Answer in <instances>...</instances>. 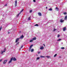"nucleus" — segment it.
<instances>
[{"instance_id": "nucleus-1", "label": "nucleus", "mask_w": 67, "mask_h": 67, "mask_svg": "<svg viewBox=\"0 0 67 67\" xmlns=\"http://www.w3.org/2000/svg\"><path fill=\"white\" fill-rule=\"evenodd\" d=\"M7 61H8V60H4L3 62V64H6V63H7Z\"/></svg>"}, {"instance_id": "nucleus-2", "label": "nucleus", "mask_w": 67, "mask_h": 67, "mask_svg": "<svg viewBox=\"0 0 67 67\" xmlns=\"http://www.w3.org/2000/svg\"><path fill=\"white\" fill-rule=\"evenodd\" d=\"M13 59V58H12L10 59V60L8 62V63H11V62H12V60Z\"/></svg>"}, {"instance_id": "nucleus-3", "label": "nucleus", "mask_w": 67, "mask_h": 67, "mask_svg": "<svg viewBox=\"0 0 67 67\" xmlns=\"http://www.w3.org/2000/svg\"><path fill=\"white\" fill-rule=\"evenodd\" d=\"M60 22L61 23H63V22H64V20H63V19H61L60 20Z\"/></svg>"}, {"instance_id": "nucleus-4", "label": "nucleus", "mask_w": 67, "mask_h": 67, "mask_svg": "<svg viewBox=\"0 0 67 67\" xmlns=\"http://www.w3.org/2000/svg\"><path fill=\"white\" fill-rule=\"evenodd\" d=\"M19 40V38H17L16 40V42H18Z\"/></svg>"}, {"instance_id": "nucleus-5", "label": "nucleus", "mask_w": 67, "mask_h": 67, "mask_svg": "<svg viewBox=\"0 0 67 67\" xmlns=\"http://www.w3.org/2000/svg\"><path fill=\"white\" fill-rule=\"evenodd\" d=\"M38 14L39 16H42V14H41V13H38Z\"/></svg>"}, {"instance_id": "nucleus-6", "label": "nucleus", "mask_w": 67, "mask_h": 67, "mask_svg": "<svg viewBox=\"0 0 67 67\" xmlns=\"http://www.w3.org/2000/svg\"><path fill=\"white\" fill-rule=\"evenodd\" d=\"M44 49V47L43 46L40 48V49Z\"/></svg>"}, {"instance_id": "nucleus-7", "label": "nucleus", "mask_w": 67, "mask_h": 67, "mask_svg": "<svg viewBox=\"0 0 67 67\" xmlns=\"http://www.w3.org/2000/svg\"><path fill=\"white\" fill-rule=\"evenodd\" d=\"M36 37H34L33 39H32V40L34 41V40H36Z\"/></svg>"}, {"instance_id": "nucleus-8", "label": "nucleus", "mask_w": 67, "mask_h": 67, "mask_svg": "<svg viewBox=\"0 0 67 67\" xmlns=\"http://www.w3.org/2000/svg\"><path fill=\"white\" fill-rule=\"evenodd\" d=\"M67 19V16H65V17L64 18V20H66Z\"/></svg>"}, {"instance_id": "nucleus-9", "label": "nucleus", "mask_w": 67, "mask_h": 67, "mask_svg": "<svg viewBox=\"0 0 67 67\" xmlns=\"http://www.w3.org/2000/svg\"><path fill=\"white\" fill-rule=\"evenodd\" d=\"M24 37L23 35H22L21 37L19 38H22Z\"/></svg>"}, {"instance_id": "nucleus-10", "label": "nucleus", "mask_w": 67, "mask_h": 67, "mask_svg": "<svg viewBox=\"0 0 67 67\" xmlns=\"http://www.w3.org/2000/svg\"><path fill=\"white\" fill-rule=\"evenodd\" d=\"M33 46V44L31 45V46H30V49H31V48H32V46Z\"/></svg>"}, {"instance_id": "nucleus-11", "label": "nucleus", "mask_w": 67, "mask_h": 67, "mask_svg": "<svg viewBox=\"0 0 67 67\" xmlns=\"http://www.w3.org/2000/svg\"><path fill=\"white\" fill-rule=\"evenodd\" d=\"M13 60L14 61H15L16 60V59L15 58H14L13 59Z\"/></svg>"}, {"instance_id": "nucleus-12", "label": "nucleus", "mask_w": 67, "mask_h": 67, "mask_svg": "<svg viewBox=\"0 0 67 67\" xmlns=\"http://www.w3.org/2000/svg\"><path fill=\"white\" fill-rule=\"evenodd\" d=\"M65 30H66V27H65L63 29V31H65Z\"/></svg>"}, {"instance_id": "nucleus-13", "label": "nucleus", "mask_w": 67, "mask_h": 67, "mask_svg": "<svg viewBox=\"0 0 67 67\" xmlns=\"http://www.w3.org/2000/svg\"><path fill=\"white\" fill-rule=\"evenodd\" d=\"M40 57L41 58H44V57H44V56H40Z\"/></svg>"}, {"instance_id": "nucleus-14", "label": "nucleus", "mask_w": 67, "mask_h": 67, "mask_svg": "<svg viewBox=\"0 0 67 67\" xmlns=\"http://www.w3.org/2000/svg\"><path fill=\"white\" fill-rule=\"evenodd\" d=\"M24 10V9H23L22 10H21V11H20V12L19 13L20 14L21 13V12H22Z\"/></svg>"}, {"instance_id": "nucleus-15", "label": "nucleus", "mask_w": 67, "mask_h": 67, "mask_svg": "<svg viewBox=\"0 0 67 67\" xmlns=\"http://www.w3.org/2000/svg\"><path fill=\"white\" fill-rule=\"evenodd\" d=\"M48 10L49 11H52V9L50 8V9H48Z\"/></svg>"}, {"instance_id": "nucleus-16", "label": "nucleus", "mask_w": 67, "mask_h": 67, "mask_svg": "<svg viewBox=\"0 0 67 67\" xmlns=\"http://www.w3.org/2000/svg\"><path fill=\"white\" fill-rule=\"evenodd\" d=\"M55 9L56 10H57V11H58V8L57 7H56L55 8Z\"/></svg>"}, {"instance_id": "nucleus-17", "label": "nucleus", "mask_w": 67, "mask_h": 67, "mask_svg": "<svg viewBox=\"0 0 67 67\" xmlns=\"http://www.w3.org/2000/svg\"><path fill=\"white\" fill-rule=\"evenodd\" d=\"M33 39L32 40H30L29 42H33Z\"/></svg>"}, {"instance_id": "nucleus-18", "label": "nucleus", "mask_w": 67, "mask_h": 67, "mask_svg": "<svg viewBox=\"0 0 67 67\" xmlns=\"http://www.w3.org/2000/svg\"><path fill=\"white\" fill-rule=\"evenodd\" d=\"M33 51H34V49H32L31 50V52H33Z\"/></svg>"}, {"instance_id": "nucleus-19", "label": "nucleus", "mask_w": 67, "mask_h": 67, "mask_svg": "<svg viewBox=\"0 0 67 67\" xmlns=\"http://www.w3.org/2000/svg\"><path fill=\"white\" fill-rule=\"evenodd\" d=\"M57 56V54H55V55L54 56V57H56V56Z\"/></svg>"}, {"instance_id": "nucleus-20", "label": "nucleus", "mask_w": 67, "mask_h": 67, "mask_svg": "<svg viewBox=\"0 0 67 67\" xmlns=\"http://www.w3.org/2000/svg\"><path fill=\"white\" fill-rule=\"evenodd\" d=\"M62 39H59V40H57V41H60Z\"/></svg>"}, {"instance_id": "nucleus-21", "label": "nucleus", "mask_w": 67, "mask_h": 67, "mask_svg": "<svg viewBox=\"0 0 67 67\" xmlns=\"http://www.w3.org/2000/svg\"><path fill=\"white\" fill-rule=\"evenodd\" d=\"M40 58L38 57L36 58V59H37V60H38V59H40Z\"/></svg>"}, {"instance_id": "nucleus-22", "label": "nucleus", "mask_w": 67, "mask_h": 67, "mask_svg": "<svg viewBox=\"0 0 67 67\" xmlns=\"http://www.w3.org/2000/svg\"><path fill=\"white\" fill-rule=\"evenodd\" d=\"M32 11V10H31L29 11V12L30 13H31Z\"/></svg>"}, {"instance_id": "nucleus-23", "label": "nucleus", "mask_w": 67, "mask_h": 67, "mask_svg": "<svg viewBox=\"0 0 67 67\" xmlns=\"http://www.w3.org/2000/svg\"><path fill=\"white\" fill-rule=\"evenodd\" d=\"M35 26H38V25L37 24H36V25H35Z\"/></svg>"}, {"instance_id": "nucleus-24", "label": "nucleus", "mask_w": 67, "mask_h": 67, "mask_svg": "<svg viewBox=\"0 0 67 67\" xmlns=\"http://www.w3.org/2000/svg\"><path fill=\"white\" fill-rule=\"evenodd\" d=\"M61 49H65V48L63 47H62L61 48Z\"/></svg>"}, {"instance_id": "nucleus-25", "label": "nucleus", "mask_w": 67, "mask_h": 67, "mask_svg": "<svg viewBox=\"0 0 67 67\" xmlns=\"http://www.w3.org/2000/svg\"><path fill=\"white\" fill-rule=\"evenodd\" d=\"M15 4H17V1L16 0L15 2Z\"/></svg>"}, {"instance_id": "nucleus-26", "label": "nucleus", "mask_w": 67, "mask_h": 67, "mask_svg": "<svg viewBox=\"0 0 67 67\" xmlns=\"http://www.w3.org/2000/svg\"><path fill=\"white\" fill-rule=\"evenodd\" d=\"M20 13H19L18 15H17L16 16L17 17H18V16H19V14H20Z\"/></svg>"}, {"instance_id": "nucleus-27", "label": "nucleus", "mask_w": 67, "mask_h": 67, "mask_svg": "<svg viewBox=\"0 0 67 67\" xmlns=\"http://www.w3.org/2000/svg\"><path fill=\"white\" fill-rule=\"evenodd\" d=\"M31 18H30V17H29L28 18V20H31Z\"/></svg>"}, {"instance_id": "nucleus-28", "label": "nucleus", "mask_w": 67, "mask_h": 67, "mask_svg": "<svg viewBox=\"0 0 67 67\" xmlns=\"http://www.w3.org/2000/svg\"><path fill=\"white\" fill-rule=\"evenodd\" d=\"M57 30V29H54L53 31H55Z\"/></svg>"}, {"instance_id": "nucleus-29", "label": "nucleus", "mask_w": 67, "mask_h": 67, "mask_svg": "<svg viewBox=\"0 0 67 67\" xmlns=\"http://www.w3.org/2000/svg\"><path fill=\"white\" fill-rule=\"evenodd\" d=\"M1 29H2V27H0V31H1Z\"/></svg>"}, {"instance_id": "nucleus-30", "label": "nucleus", "mask_w": 67, "mask_h": 67, "mask_svg": "<svg viewBox=\"0 0 67 67\" xmlns=\"http://www.w3.org/2000/svg\"><path fill=\"white\" fill-rule=\"evenodd\" d=\"M33 1L34 2H36V0H33Z\"/></svg>"}, {"instance_id": "nucleus-31", "label": "nucleus", "mask_w": 67, "mask_h": 67, "mask_svg": "<svg viewBox=\"0 0 67 67\" xmlns=\"http://www.w3.org/2000/svg\"><path fill=\"white\" fill-rule=\"evenodd\" d=\"M46 57H47V58H49V56H47Z\"/></svg>"}, {"instance_id": "nucleus-32", "label": "nucleus", "mask_w": 67, "mask_h": 67, "mask_svg": "<svg viewBox=\"0 0 67 67\" xmlns=\"http://www.w3.org/2000/svg\"><path fill=\"white\" fill-rule=\"evenodd\" d=\"M1 53L2 54H3V51H2Z\"/></svg>"}, {"instance_id": "nucleus-33", "label": "nucleus", "mask_w": 67, "mask_h": 67, "mask_svg": "<svg viewBox=\"0 0 67 67\" xmlns=\"http://www.w3.org/2000/svg\"><path fill=\"white\" fill-rule=\"evenodd\" d=\"M59 36H60V35H58V37Z\"/></svg>"}, {"instance_id": "nucleus-34", "label": "nucleus", "mask_w": 67, "mask_h": 67, "mask_svg": "<svg viewBox=\"0 0 67 67\" xmlns=\"http://www.w3.org/2000/svg\"><path fill=\"white\" fill-rule=\"evenodd\" d=\"M2 59H1L0 60V62H1V61H2Z\"/></svg>"}, {"instance_id": "nucleus-35", "label": "nucleus", "mask_w": 67, "mask_h": 67, "mask_svg": "<svg viewBox=\"0 0 67 67\" xmlns=\"http://www.w3.org/2000/svg\"><path fill=\"white\" fill-rule=\"evenodd\" d=\"M64 13V14H67V13Z\"/></svg>"}, {"instance_id": "nucleus-36", "label": "nucleus", "mask_w": 67, "mask_h": 67, "mask_svg": "<svg viewBox=\"0 0 67 67\" xmlns=\"http://www.w3.org/2000/svg\"><path fill=\"white\" fill-rule=\"evenodd\" d=\"M23 46H21V48H22V47H23Z\"/></svg>"}, {"instance_id": "nucleus-37", "label": "nucleus", "mask_w": 67, "mask_h": 67, "mask_svg": "<svg viewBox=\"0 0 67 67\" xmlns=\"http://www.w3.org/2000/svg\"><path fill=\"white\" fill-rule=\"evenodd\" d=\"M40 52H38V54H40Z\"/></svg>"}, {"instance_id": "nucleus-38", "label": "nucleus", "mask_w": 67, "mask_h": 67, "mask_svg": "<svg viewBox=\"0 0 67 67\" xmlns=\"http://www.w3.org/2000/svg\"><path fill=\"white\" fill-rule=\"evenodd\" d=\"M10 32H8V34H10Z\"/></svg>"}, {"instance_id": "nucleus-39", "label": "nucleus", "mask_w": 67, "mask_h": 67, "mask_svg": "<svg viewBox=\"0 0 67 67\" xmlns=\"http://www.w3.org/2000/svg\"><path fill=\"white\" fill-rule=\"evenodd\" d=\"M5 6H7V4H5Z\"/></svg>"}, {"instance_id": "nucleus-40", "label": "nucleus", "mask_w": 67, "mask_h": 67, "mask_svg": "<svg viewBox=\"0 0 67 67\" xmlns=\"http://www.w3.org/2000/svg\"><path fill=\"white\" fill-rule=\"evenodd\" d=\"M3 52H5V50H4L3 51Z\"/></svg>"}, {"instance_id": "nucleus-41", "label": "nucleus", "mask_w": 67, "mask_h": 67, "mask_svg": "<svg viewBox=\"0 0 67 67\" xmlns=\"http://www.w3.org/2000/svg\"><path fill=\"white\" fill-rule=\"evenodd\" d=\"M16 4H15V6L16 7Z\"/></svg>"}, {"instance_id": "nucleus-42", "label": "nucleus", "mask_w": 67, "mask_h": 67, "mask_svg": "<svg viewBox=\"0 0 67 67\" xmlns=\"http://www.w3.org/2000/svg\"><path fill=\"white\" fill-rule=\"evenodd\" d=\"M5 50H6V48H5L4 49V50L5 51Z\"/></svg>"}, {"instance_id": "nucleus-43", "label": "nucleus", "mask_w": 67, "mask_h": 67, "mask_svg": "<svg viewBox=\"0 0 67 67\" xmlns=\"http://www.w3.org/2000/svg\"><path fill=\"white\" fill-rule=\"evenodd\" d=\"M43 45H44V46L45 47V44H43Z\"/></svg>"}, {"instance_id": "nucleus-44", "label": "nucleus", "mask_w": 67, "mask_h": 67, "mask_svg": "<svg viewBox=\"0 0 67 67\" xmlns=\"http://www.w3.org/2000/svg\"><path fill=\"white\" fill-rule=\"evenodd\" d=\"M46 9H47V7H46Z\"/></svg>"}, {"instance_id": "nucleus-45", "label": "nucleus", "mask_w": 67, "mask_h": 67, "mask_svg": "<svg viewBox=\"0 0 67 67\" xmlns=\"http://www.w3.org/2000/svg\"><path fill=\"white\" fill-rule=\"evenodd\" d=\"M19 43H17V44H19Z\"/></svg>"}, {"instance_id": "nucleus-46", "label": "nucleus", "mask_w": 67, "mask_h": 67, "mask_svg": "<svg viewBox=\"0 0 67 67\" xmlns=\"http://www.w3.org/2000/svg\"><path fill=\"white\" fill-rule=\"evenodd\" d=\"M60 57H59V58H60Z\"/></svg>"}, {"instance_id": "nucleus-47", "label": "nucleus", "mask_w": 67, "mask_h": 67, "mask_svg": "<svg viewBox=\"0 0 67 67\" xmlns=\"http://www.w3.org/2000/svg\"><path fill=\"white\" fill-rule=\"evenodd\" d=\"M20 32H21V31H20Z\"/></svg>"}]
</instances>
